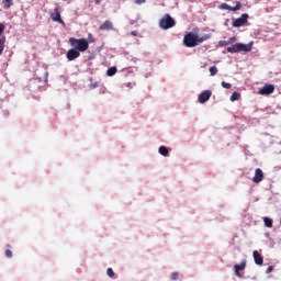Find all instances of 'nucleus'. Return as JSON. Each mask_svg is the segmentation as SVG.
<instances>
[{
  "instance_id": "obj_1",
  "label": "nucleus",
  "mask_w": 281,
  "mask_h": 281,
  "mask_svg": "<svg viewBox=\"0 0 281 281\" xmlns=\"http://www.w3.org/2000/svg\"><path fill=\"white\" fill-rule=\"evenodd\" d=\"M210 38H212L210 34L199 35L198 33L190 32L184 35L183 45L184 47H196V45H201V43L210 41Z\"/></svg>"
},
{
  "instance_id": "obj_2",
  "label": "nucleus",
  "mask_w": 281,
  "mask_h": 281,
  "mask_svg": "<svg viewBox=\"0 0 281 281\" xmlns=\"http://www.w3.org/2000/svg\"><path fill=\"white\" fill-rule=\"evenodd\" d=\"M251 47H254V42H250L249 44L236 43L226 49L228 54H238L240 52H251Z\"/></svg>"
},
{
  "instance_id": "obj_3",
  "label": "nucleus",
  "mask_w": 281,
  "mask_h": 281,
  "mask_svg": "<svg viewBox=\"0 0 281 281\" xmlns=\"http://www.w3.org/2000/svg\"><path fill=\"white\" fill-rule=\"evenodd\" d=\"M69 43L71 47H75V49H77L78 52H87L89 49V42L87 41V38L78 40L75 37H70Z\"/></svg>"
},
{
  "instance_id": "obj_4",
  "label": "nucleus",
  "mask_w": 281,
  "mask_h": 281,
  "mask_svg": "<svg viewBox=\"0 0 281 281\" xmlns=\"http://www.w3.org/2000/svg\"><path fill=\"white\" fill-rule=\"evenodd\" d=\"M175 25H177V22L175 21V19H172V16H170V14H165L160 21H159V27L160 30H170L172 27H175Z\"/></svg>"
},
{
  "instance_id": "obj_5",
  "label": "nucleus",
  "mask_w": 281,
  "mask_h": 281,
  "mask_svg": "<svg viewBox=\"0 0 281 281\" xmlns=\"http://www.w3.org/2000/svg\"><path fill=\"white\" fill-rule=\"evenodd\" d=\"M249 19V14L244 13L238 19H233V27H243L245 23H247V20Z\"/></svg>"
},
{
  "instance_id": "obj_6",
  "label": "nucleus",
  "mask_w": 281,
  "mask_h": 281,
  "mask_svg": "<svg viewBox=\"0 0 281 281\" xmlns=\"http://www.w3.org/2000/svg\"><path fill=\"white\" fill-rule=\"evenodd\" d=\"M276 91V87L273 85H266L260 90V95H271Z\"/></svg>"
},
{
  "instance_id": "obj_7",
  "label": "nucleus",
  "mask_w": 281,
  "mask_h": 281,
  "mask_svg": "<svg viewBox=\"0 0 281 281\" xmlns=\"http://www.w3.org/2000/svg\"><path fill=\"white\" fill-rule=\"evenodd\" d=\"M247 267V260H243L239 265L234 266V273L237 278H240V271H245Z\"/></svg>"
},
{
  "instance_id": "obj_8",
  "label": "nucleus",
  "mask_w": 281,
  "mask_h": 281,
  "mask_svg": "<svg viewBox=\"0 0 281 281\" xmlns=\"http://www.w3.org/2000/svg\"><path fill=\"white\" fill-rule=\"evenodd\" d=\"M66 56L68 60H76V58H80V50L71 48L67 52Z\"/></svg>"
},
{
  "instance_id": "obj_9",
  "label": "nucleus",
  "mask_w": 281,
  "mask_h": 281,
  "mask_svg": "<svg viewBox=\"0 0 281 281\" xmlns=\"http://www.w3.org/2000/svg\"><path fill=\"white\" fill-rule=\"evenodd\" d=\"M210 98H212V92H211L210 90L203 91V92L199 95V102H200V104H205V102H207V100H210Z\"/></svg>"
},
{
  "instance_id": "obj_10",
  "label": "nucleus",
  "mask_w": 281,
  "mask_h": 281,
  "mask_svg": "<svg viewBox=\"0 0 281 281\" xmlns=\"http://www.w3.org/2000/svg\"><path fill=\"white\" fill-rule=\"evenodd\" d=\"M240 8H243V4L240 2H237L235 7H232L227 3H223L221 5L222 10H229L231 12H237V10H240Z\"/></svg>"
},
{
  "instance_id": "obj_11",
  "label": "nucleus",
  "mask_w": 281,
  "mask_h": 281,
  "mask_svg": "<svg viewBox=\"0 0 281 281\" xmlns=\"http://www.w3.org/2000/svg\"><path fill=\"white\" fill-rule=\"evenodd\" d=\"M262 179H265V173L262 172V169L257 168L255 170V176L252 178L254 183H260V181H262Z\"/></svg>"
},
{
  "instance_id": "obj_12",
  "label": "nucleus",
  "mask_w": 281,
  "mask_h": 281,
  "mask_svg": "<svg viewBox=\"0 0 281 281\" xmlns=\"http://www.w3.org/2000/svg\"><path fill=\"white\" fill-rule=\"evenodd\" d=\"M50 19L56 23H60V25H65V21H63V19L60 18V12H58V10H56L55 13L50 14Z\"/></svg>"
},
{
  "instance_id": "obj_13",
  "label": "nucleus",
  "mask_w": 281,
  "mask_h": 281,
  "mask_svg": "<svg viewBox=\"0 0 281 281\" xmlns=\"http://www.w3.org/2000/svg\"><path fill=\"white\" fill-rule=\"evenodd\" d=\"M252 256H254L255 265H259L260 266V265H262L265 262V260L262 259V256H260V254L257 250H255L252 252Z\"/></svg>"
},
{
  "instance_id": "obj_14",
  "label": "nucleus",
  "mask_w": 281,
  "mask_h": 281,
  "mask_svg": "<svg viewBox=\"0 0 281 281\" xmlns=\"http://www.w3.org/2000/svg\"><path fill=\"white\" fill-rule=\"evenodd\" d=\"M158 153L161 157H170V150L164 145L158 148Z\"/></svg>"
},
{
  "instance_id": "obj_15",
  "label": "nucleus",
  "mask_w": 281,
  "mask_h": 281,
  "mask_svg": "<svg viewBox=\"0 0 281 281\" xmlns=\"http://www.w3.org/2000/svg\"><path fill=\"white\" fill-rule=\"evenodd\" d=\"M100 30L102 31H111L113 30V23L109 20H106L101 26H100Z\"/></svg>"
},
{
  "instance_id": "obj_16",
  "label": "nucleus",
  "mask_w": 281,
  "mask_h": 281,
  "mask_svg": "<svg viewBox=\"0 0 281 281\" xmlns=\"http://www.w3.org/2000/svg\"><path fill=\"white\" fill-rule=\"evenodd\" d=\"M115 74H117V67L113 66L111 68L108 69L106 71V76H115Z\"/></svg>"
},
{
  "instance_id": "obj_17",
  "label": "nucleus",
  "mask_w": 281,
  "mask_h": 281,
  "mask_svg": "<svg viewBox=\"0 0 281 281\" xmlns=\"http://www.w3.org/2000/svg\"><path fill=\"white\" fill-rule=\"evenodd\" d=\"M263 223L266 227H273V220H271V217H265Z\"/></svg>"
},
{
  "instance_id": "obj_18",
  "label": "nucleus",
  "mask_w": 281,
  "mask_h": 281,
  "mask_svg": "<svg viewBox=\"0 0 281 281\" xmlns=\"http://www.w3.org/2000/svg\"><path fill=\"white\" fill-rule=\"evenodd\" d=\"M236 100H240V92H233L231 95V102H236Z\"/></svg>"
},
{
  "instance_id": "obj_19",
  "label": "nucleus",
  "mask_w": 281,
  "mask_h": 281,
  "mask_svg": "<svg viewBox=\"0 0 281 281\" xmlns=\"http://www.w3.org/2000/svg\"><path fill=\"white\" fill-rule=\"evenodd\" d=\"M3 49H5V40L0 37V56L3 54Z\"/></svg>"
},
{
  "instance_id": "obj_20",
  "label": "nucleus",
  "mask_w": 281,
  "mask_h": 281,
  "mask_svg": "<svg viewBox=\"0 0 281 281\" xmlns=\"http://www.w3.org/2000/svg\"><path fill=\"white\" fill-rule=\"evenodd\" d=\"M209 71L211 76H216V74H218V68H216V66H212Z\"/></svg>"
},
{
  "instance_id": "obj_21",
  "label": "nucleus",
  "mask_w": 281,
  "mask_h": 281,
  "mask_svg": "<svg viewBox=\"0 0 281 281\" xmlns=\"http://www.w3.org/2000/svg\"><path fill=\"white\" fill-rule=\"evenodd\" d=\"M2 3L7 9L12 8L13 5L12 0H2Z\"/></svg>"
},
{
  "instance_id": "obj_22",
  "label": "nucleus",
  "mask_w": 281,
  "mask_h": 281,
  "mask_svg": "<svg viewBox=\"0 0 281 281\" xmlns=\"http://www.w3.org/2000/svg\"><path fill=\"white\" fill-rule=\"evenodd\" d=\"M222 87H223V89H232V83L223 81Z\"/></svg>"
},
{
  "instance_id": "obj_23",
  "label": "nucleus",
  "mask_w": 281,
  "mask_h": 281,
  "mask_svg": "<svg viewBox=\"0 0 281 281\" xmlns=\"http://www.w3.org/2000/svg\"><path fill=\"white\" fill-rule=\"evenodd\" d=\"M106 276H109V278H113V276H115V272H113V268H109L106 270Z\"/></svg>"
},
{
  "instance_id": "obj_24",
  "label": "nucleus",
  "mask_w": 281,
  "mask_h": 281,
  "mask_svg": "<svg viewBox=\"0 0 281 281\" xmlns=\"http://www.w3.org/2000/svg\"><path fill=\"white\" fill-rule=\"evenodd\" d=\"M218 45H220V47H227V45H229V43H228V41H220L218 42Z\"/></svg>"
},
{
  "instance_id": "obj_25",
  "label": "nucleus",
  "mask_w": 281,
  "mask_h": 281,
  "mask_svg": "<svg viewBox=\"0 0 281 281\" xmlns=\"http://www.w3.org/2000/svg\"><path fill=\"white\" fill-rule=\"evenodd\" d=\"M134 3H136V5H142V3H146V0H134Z\"/></svg>"
},
{
  "instance_id": "obj_26",
  "label": "nucleus",
  "mask_w": 281,
  "mask_h": 281,
  "mask_svg": "<svg viewBox=\"0 0 281 281\" xmlns=\"http://www.w3.org/2000/svg\"><path fill=\"white\" fill-rule=\"evenodd\" d=\"M234 43H236V37H235V36H233V37H231V38L228 40V45H232V44H234Z\"/></svg>"
},
{
  "instance_id": "obj_27",
  "label": "nucleus",
  "mask_w": 281,
  "mask_h": 281,
  "mask_svg": "<svg viewBox=\"0 0 281 281\" xmlns=\"http://www.w3.org/2000/svg\"><path fill=\"white\" fill-rule=\"evenodd\" d=\"M179 278V273L173 272L171 273V280H177Z\"/></svg>"
},
{
  "instance_id": "obj_28",
  "label": "nucleus",
  "mask_w": 281,
  "mask_h": 281,
  "mask_svg": "<svg viewBox=\"0 0 281 281\" xmlns=\"http://www.w3.org/2000/svg\"><path fill=\"white\" fill-rule=\"evenodd\" d=\"M5 256H7V258H12V251L11 250H5Z\"/></svg>"
},
{
  "instance_id": "obj_29",
  "label": "nucleus",
  "mask_w": 281,
  "mask_h": 281,
  "mask_svg": "<svg viewBox=\"0 0 281 281\" xmlns=\"http://www.w3.org/2000/svg\"><path fill=\"white\" fill-rule=\"evenodd\" d=\"M273 271V267L269 266L268 269L266 270V273H271Z\"/></svg>"
},
{
  "instance_id": "obj_30",
  "label": "nucleus",
  "mask_w": 281,
  "mask_h": 281,
  "mask_svg": "<svg viewBox=\"0 0 281 281\" xmlns=\"http://www.w3.org/2000/svg\"><path fill=\"white\" fill-rule=\"evenodd\" d=\"M131 34L132 36H137V31H132Z\"/></svg>"
},
{
  "instance_id": "obj_31",
  "label": "nucleus",
  "mask_w": 281,
  "mask_h": 281,
  "mask_svg": "<svg viewBox=\"0 0 281 281\" xmlns=\"http://www.w3.org/2000/svg\"><path fill=\"white\" fill-rule=\"evenodd\" d=\"M91 89H95V87H98V83H92L90 85Z\"/></svg>"
},
{
  "instance_id": "obj_32",
  "label": "nucleus",
  "mask_w": 281,
  "mask_h": 281,
  "mask_svg": "<svg viewBox=\"0 0 281 281\" xmlns=\"http://www.w3.org/2000/svg\"><path fill=\"white\" fill-rule=\"evenodd\" d=\"M45 76H49V72H45Z\"/></svg>"
},
{
  "instance_id": "obj_33",
  "label": "nucleus",
  "mask_w": 281,
  "mask_h": 281,
  "mask_svg": "<svg viewBox=\"0 0 281 281\" xmlns=\"http://www.w3.org/2000/svg\"><path fill=\"white\" fill-rule=\"evenodd\" d=\"M266 236L269 237V233H267Z\"/></svg>"
},
{
  "instance_id": "obj_34",
  "label": "nucleus",
  "mask_w": 281,
  "mask_h": 281,
  "mask_svg": "<svg viewBox=\"0 0 281 281\" xmlns=\"http://www.w3.org/2000/svg\"><path fill=\"white\" fill-rule=\"evenodd\" d=\"M97 3H100V0H97Z\"/></svg>"
},
{
  "instance_id": "obj_35",
  "label": "nucleus",
  "mask_w": 281,
  "mask_h": 281,
  "mask_svg": "<svg viewBox=\"0 0 281 281\" xmlns=\"http://www.w3.org/2000/svg\"><path fill=\"white\" fill-rule=\"evenodd\" d=\"M89 38H91V34H89Z\"/></svg>"
}]
</instances>
